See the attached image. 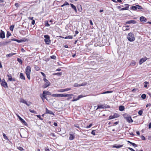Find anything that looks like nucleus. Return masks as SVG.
Masks as SVG:
<instances>
[{
	"label": "nucleus",
	"instance_id": "nucleus-31",
	"mask_svg": "<svg viewBox=\"0 0 151 151\" xmlns=\"http://www.w3.org/2000/svg\"><path fill=\"white\" fill-rule=\"evenodd\" d=\"M65 39H72L73 38V36L72 35H69L65 37H63Z\"/></svg>",
	"mask_w": 151,
	"mask_h": 151
},
{
	"label": "nucleus",
	"instance_id": "nucleus-18",
	"mask_svg": "<svg viewBox=\"0 0 151 151\" xmlns=\"http://www.w3.org/2000/svg\"><path fill=\"white\" fill-rule=\"evenodd\" d=\"M123 145H117V144H114L112 146L113 148H119L123 147Z\"/></svg>",
	"mask_w": 151,
	"mask_h": 151
},
{
	"label": "nucleus",
	"instance_id": "nucleus-36",
	"mask_svg": "<svg viewBox=\"0 0 151 151\" xmlns=\"http://www.w3.org/2000/svg\"><path fill=\"white\" fill-rule=\"evenodd\" d=\"M8 81H15V78H12V77H11V78H8Z\"/></svg>",
	"mask_w": 151,
	"mask_h": 151
},
{
	"label": "nucleus",
	"instance_id": "nucleus-61",
	"mask_svg": "<svg viewBox=\"0 0 151 151\" xmlns=\"http://www.w3.org/2000/svg\"><path fill=\"white\" fill-rule=\"evenodd\" d=\"M14 5L17 8H18L19 7V5L17 3H15L14 4Z\"/></svg>",
	"mask_w": 151,
	"mask_h": 151
},
{
	"label": "nucleus",
	"instance_id": "nucleus-46",
	"mask_svg": "<svg viewBox=\"0 0 151 151\" xmlns=\"http://www.w3.org/2000/svg\"><path fill=\"white\" fill-rule=\"evenodd\" d=\"M90 64L91 65H94L96 64V63L95 61H91V62H90Z\"/></svg>",
	"mask_w": 151,
	"mask_h": 151
},
{
	"label": "nucleus",
	"instance_id": "nucleus-32",
	"mask_svg": "<svg viewBox=\"0 0 151 151\" xmlns=\"http://www.w3.org/2000/svg\"><path fill=\"white\" fill-rule=\"evenodd\" d=\"M113 92V91H104L101 93L100 94H104L106 93H111Z\"/></svg>",
	"mask_w": 151,
	"mask_h": 151
},
{
	"label": "nucleus",
	"instance_id": "nucleus-59",
	"mask_svg": "<svg viewBox=\"0 0 151 151\" xmlns=\"http://www.w3.org/2000/svg\"><path fill=\"white\" fill-rule=\"evenodd\" d=\"M37 135H38L40 137H43V135L42 134L40 133H37Z\"/></svg>",
	"mask_w": 151,
	"mask_h": 151
},
{
	"label": "nucleus",
	"instance_id": "nucleus-22",
	"mask_svg": "<svg viewBox=\"0 0 151 151\" xmlns=\"http://www.w3.org/2000/svg\"><path fill=\"white\" fill-rule=\"evenodd\" d=\"M16 54V53H9V54H6V58H8L9 57H11L13 55H15Z\"/></svg>",
	"mask_w": 151,
	"mask_h": 151
},
{
	"label": "nucleus",
	"instance_id": "nucleus-40",
	"mask_svg": "<svg viewBox=\"0 0 151 151\" xmlns=\"http://www.w3.org/2000/svg\"><path fill=\"white\" fill-rule=\"evenodd\" d=\"M141 97L143 99H146V95L145 94H143L141 95Z\"/></svg>",
	"mask_w": 151,
	"mask_h": 151
},
{
	"label": "nucleus",
	"instance_id": "nucleus-5",
	"mask_svg": "<svg viewBox=\"0 0 151 151\" xmlns=\"http://www.w3.org/2000/svg\"><path fill=\"white\" fill-rule=\"evenodd\" d=\"M110 107L107 104L105 105H98L97 107L96 110L99 109H105V108H109Z\"/></svg>",
	"mask_w": 151,
	"mask_h": 151
},
{
	"label": "nucleus",
	"instance_id": "nucleus-28",
	"mask_svg": "<svg viewBox=\"0 0 151 151\" xmlns=\"http://www.w3.org/2000/svg\"><path fill=\"white\" fill-rule=\"evenodd\" d=\"M137 5L136 6H133L131 7L130 9L132 10H136L137 9Z\"/></svg>",
	"mask_w": 151,
	"mask_h": 151
},
{
	"label": "nucleus",
	"instance_id": "nucleus-62",
	"mask_svg": "<svg viewBox=\"0 0 151 151\" xmlns=\"http://www.w3.org/2000/svg\"><path fill=\"white\" fill-rule=\"evenodd\" d=\"M50 135L52 136L53 137H55L56 136L55 134L53 133H51Z\"/></svg>",
	"mask_w": 151,
	"mask_h": 151
},
{
	"label": "nucleus",
	"instance_id": "nucleus-48",
	"mask_svg": "<svg viewBox=\"0 0 151 151\" xmlns=\"http://www.w3.org/2000/svg\"><path fill=\"white\" fill-rule=\"evenodd\" d=\"M124 10H128L127 9V7H124L122 8H121L119 9L120 11Z\"/></svg>",
	"mask_w": 151,
	"mask_h": 151
},
{
	"label": "nucleus",
	"instance_id": "nucleus-29",
	"mask_svg": "<svg viewBox=\"0 0 151 151\" xmlns=\"http://www.w3.org/2000/svg\"><path fill=\"white\" fill-rule=\"evenodd\" d=\"M4 1L3 0H0V7L4 6L6 3V2L5 4H2L1 3L4 2Z\"/></svg>",
	"mask_w": 151,
	"mask_h": 151
},
{
	"label": "nucleus",
	"instance_id": "nucleus-47",
	"mask_svg": "<svg viewBox=\"0 0 151 151\" xmlns=\"http://www.w3.org/2000/svg\"><path fill=\"white\" fill-rule=\"evenodd\" d=\"M124 6H125V7H127L128 10L129 9V7L130 6L129 4H124Z\"/></svg>",
	"mask_w": 151,
	"mask_h": 151
},
{
	"label": "nucleus",
	"instance_id": "nucleus-19",
	"mask_svg": "<svg viewBox=\"0 0 151 151\" xmlns=\"http://www.w3.org/2000/svg\"><path fill=\"white\" fill-rule=\"evenodd\" d=\"M20 102H22L23 103L25 104H26V105H27L28 106H29L30 104L31 103V102H29V103L30 104H28L27 103V101H25L24 100V99H22L20 100Z\"/></svg>",
	"mask_w": 151,
	"mask_h": 151
},
{
	"label": "nucleus",
	"instance_id": "nucleus-33",
	"mask_svg": "<svg viewBox=\"0 0 151 151\" xmlns=\"http://www.w3.org/2000/svg\"><path fill=\"white\" fill-rule=\"evenodd\" d=\"M69 4L68 3L67 1H65L63 5L61 6V7H63L64 6H65L66 5H69Z\"/></svg>",
	"mask_w": 151,
	"mask_h": 151
},
{
	"label": "nucleus",
	"instance_id": "nucleus-8",
	"mask_svg": "<svg viewBox=\"0 0 151 151\" xmlns=\"http://www.w3.org/2000/svg\"><path fill=\"white\" fill-rule=\"evenodd\" d=\"M69 139L70 140H73L75 138V136L73 132H70L69 134Z\"/></svg>",
	"mask_w": 151,
	"mask_h": 151
},
{
	"label": "nucleus",
	"instance_id": "nucleus-54",
	"mask_svg": "<svg viewBox=\"0 0 151 151\" xmlns=\"http://www.w3.org/2000/svg\"><path fill=\"white\" fill-rule=\"evenodd\" d=\"M41 74L42 75V76L44 77V78H46V76L45 74L42 72H40Z\"/></svg>",
	"mask_w": 151,
	"mask_h": 151
},
{
	"label": "nucleus",
	"instance_id": "nucleus-30",
	"mask_svg": "<svg viewBox=\"0 0 151 151\" xmlns=\"http://www.w3.org/2000/svg\"><path fill=\"white\" fill-rule=\"evenodd\" d=\"M17 60L21 65H22V64L23 61L21 59L19 58H17Z\"/></svg>",
	"mask_w": 151,
	"mask_h": 151
},
{
	"label": "nucleus",
	"instance_id": "nucleus-50",
	"mask_svg": "<svg viewBox=\"0 0 151 151\" xmlns=\"http://www.w3.org/2000/svg\"><path fill=\"white\" fill-rule=\"evenodd\" d=\"M59 91L61 92H63L65 91V89H60Z\"/></svg>",
	"mask_w": 151,
	"mask_h": 151
},
{
	"label": "nucleus",
	"instance_id": "nucleus-53",
	"mask_svg": "<svg viewBox=\"0 0 151 151\" xmlns=\"http://www.w3.org/2000/svg\"><path fill=\"white\" fill-rule=\"evenodd\" d=\"M84 96H83L82 95H81L79 96H78V99H80L82 98L83 97H84Z\"/></svg>",
	"mask_w": 151,
	"mask_h": 151
},
{
	"label": "nucleus",
	"instance_id": "nucleus-26",
	"mask_svg": "<svg viewBox=\"0 0 151 151\" xmlns=\"http://www.w3.org/2000/svg\"><path fill=\"white\" fill-rule=\"evenodd\" d=\"M125 109L124 107L123 106H120L119 107V110L120 111H123Z\"/></svg>",
	"mask_w": 151,
	"mask_h": 151
},
{
	"label": "nucleus",
	"instance_id": "nucleus-57",
	"mask_svg": "<svg viewBox=\"0 0 151 151\" xmlns=\"http://www.w3.org/2000/svg\"><path fill=\"white\" fill-rule=\"evenodd\" d=\"M37 116L40 120H43V119L41 118L40 115H37Z\"/></svg>",
	"mask_w": 151,
	"mask_h": 151
},
{
	"label": "nucleus",
	"instance_id": "nucleus-9",
	"mask_svg": "<svg viewBox=\"0 0 151 151\" xmlns=\"http://www.w3.org/2000/svg\"><path fill=\"white\" fill-rule=\"evenodd\" d=\"M147 60V58L146 57H145L141 59L139 61V65H141L144 62H145Z\"/></svg>",
	"mask_w": 151,
	"mask_h": 151
},
{
	"label": "nucleus",
	"instance_id": "nucleus-12",
	"mask_svg": "<svg viewBox=\"0 0 151 151\" xmlns=\"http://www.w3.org/2000/svg\"><path fill=\"white\" fill-rule=\"evenodd\" d=\"M46 112L45 114H48L52 115H53V116H55L53 112L50 110H49L47 108H46Z\"/></svg>",
	"mask_w": 151,
	"mask_h": 151
},
{
	"label": "nucleus",
	"instance_id": "nucleus-49",
	"mask_svg": "<svg viewBox=\"0 0 151 151\" xmlns=\"http://www.w3.org/2000/svg\"><path fill=\"white\" fill-rule=\"evenodd\" d=\"M95 131H96L95 130H93L91 132V134L93 135H95Z\"/></svg>",
	"mask_w": 151,
	"mask_h": 151
},
{
	"label": "nucleus",
	"instance_id": "nucleus-44",
	"mask_svg": "<svg viewBox=\"0 0 151 151\" xmlns=\"http://www.w3.org/2000/svg\"><path fill=\"white\" fill-rule=\"evenodd\" d=\"M19 40L15 38L12 39L11 40V41H16L17 42H18V43H19Z\"/></svg>",
	"mask_w": 151,
	"mask_h": 151
},
{
	"label": "nucleus",
	"instance_id": "nucleus-20",
	"mask_svg": "<svg viewBox=\"0 0 151 151\" xmlns=\"http://www.w3.org/2000/svg\"><path fill=\"white\" fill-rule=\"evenodd\" d=\"M19 78L22 80H25V76L22 73H20Z\"/></svg>",
	"mask_w": 151,
	"mask_h": 151
},
{
	"label": "nucleus",
	"instance_id": "nucleus-35",
	"mask_svg": "<svg viewBox=\"0 0 151 151\" xmlns=\"http://www.w3.org/2000/svg\"><path fill=\"white\" fill-rule=\"evenodd\" d=\"M11 35V33L7 31V32L6 34V37L7 38H8Z\"/></svg>",
	"mask_w": 151,
	"mask_h": 151
},
{
	"label": "nucleus",
	"instance_id": "nucleus-34",
	"mask_svg": "<svg viewBox=\"0 0 151 151\" xmlns=\"http://www.w3.org/2000/svg\"><path fill=\"white\" fill-rule=\"evenodd\" d=\"M3 136L4 139H5L6 140L8 141L9 140V139H8V137L6 136L5 134L4 133H3Z\"/></svg>",
	"mask_w": 151,
	"mask_h": 151
},
{
	"label": "nucleus",
	"instance_id": "nucleus-21",
	"mask_svg": "<svg viewBox=\"0 0 151 151\" xmlns=\"http://www.w3.org/2000/svg\"><path fill=\"white\" fill-rule=\"evenodd\" d=\"M20 121L23 124L26 126H27L28 125V124L23 119H21V120H20Z\"/></svg>",
	"mask_w": 151,
	"mask_h": 151
},
{
	"label": "nucleus",
	"instance_id": "nucleus-39",
	"mask_svg": "<svg viewBox=\"0 0 151 151\" xmlns=\"http://www.w3.org/2000/svg\"><path fill=\"white\" fill-rule=\"evenodd\" d=\"M34 68L35 70L36 71H38L40 69V68L39 67L36 65H35Z\"/></svg>",
	"mask_w": 151,
	"mask_h": 151
},
{
	"label": "nucleus",
	"instance_id": "nucleus-42",
	"mask_svg": "<svg viewBox=\"0 0 151 151\" xmlns=\"http://www.w3.org/2000/svg\"><path fill=\"white\" fill-rule=\"evenodd\" d=\"M136 65V63L134 60H132L130 64V65L134 66Z\"/></svg>",
	"mask_w": 151,
	"mask_h": 151
},
{
	"label": "nucleus",
	"instance_id": "nucleus-23",
	"mask_svg": "<svg viewBox=\"0 0 151 151\" xmlns=\"http://www.w3.org/2000/svg\"><path fill=\"white\" fill-rule=\"evenodd\" d=\"M70 5L71 6V7L74 10L75 12H77V10L76 6L72 4H70Z\"/></svg>",
	"mask_w": 151,
	"mask_h": 151
},
{
	"label": "nucleus",
	"instance_id": "nucleus-16",
	"mask_svg": "<svg viewBox=\"0 0 151 151\" xmlns=\"http://www.w3.org/2000/svg\"><path fill=\"white\" fill-rule=\"evenodd\" d=\"M50 85V83L49 82L45 83L42 86V87L44 88H45L48 86H49Z\"/></svg>",
	"mask_w": 151,
	"mask_h": 151
},
{
	"label": "nucleus",
	"instance_id": "nucleus-64",
	"mask_svg": "<svg viewBox=\"0 0 151 151\" xmlns=\"http://www.w3.org/2000/svg\"><path fill=\"white\" fill-rule=\"evenodd\" d=\"M132 144V146L134 147H137V145L136 144H135L134 143H133Z\"/></svg>",
	"mask_w": 151,
	"mask_h": 151
},
{
	"label": "nucleus",
	"instance_id": "nucleus-37",
	"mask_svg": "<svg viewBox=\"0 0 151 151\" xmlns=\"http://www.w3.org/2000/svg\"><path fill=\"white\" fill-rule=\"evenodd\" d=\"M143 110V109H141L139 111L138 114H139V115L141 116L142 115Z\"/></svg>",
	"mask_w": 151,
	"mask_h": 151
},
{
	"label": "nucleus",
	"instance_id": "nucleus-63",
	"mask_svg": "<svg viewBox=\"0 0 151 151\" xmlns=\"http://www.w3.org/2000/svg\"><path fill=\"white\" fill-rule=\"evenodd\" d=\"M65 91H68L71 90V88H67L65 89Z\"/></svg>",
	"mask_w": 151,
	"mask_h": 151
},
{
	"label": "nucleus",
	"instance_id": "nucleus-55",
	"mask_svg": "<svg viewBox=\"0 0 151 151\" xmlns=\"http://www.w3.org/2000/svg\"><path fill=\"white\" fill-rule=\"evenodd\" d=\"M43 81H44V82L45 83H47V82H49V81H48V80L46 79V78H44L43 79Z\"/></svg>",
	"mask_w": 151,
	"mask_h": 151
},
{
	"label": "nucleus",
	"instance_id": "nucleus-52",
	"mask_svg": "<svg viewBox=\"0 0 151 151\" xmlns=\"http://www.w3.org/2000/svg\"><path fill=\"white\" fill-rule=\"evenodd\" d=\"M50 58L52 59H53L55 60L56 59V57L55 55H53L51 56H50Z\"/></svg>",
	"mask_w": 151,
	"mask_h": 151
},
{
	"label": "nucleus",
	"instance_id": "nucleus-25",
	"mask_svg": "<svg viewBox=\"0 0 151 151\" xmlns=\"http://www.w3.org/2000/svg\"><path fill=\"white\" fill-rule=\"evenodd\" d=\"M86 84H84L83 83H82L81 84H78L77 83H75L74 85V86L75 87H78V86H84Z\"/></svg>",
	"mask_w": 151,
	"mask_h": 151
},
{
	"label": "nucleus",
	"instance_id": "nucleus-27",
	"mask_svg": "<svg viewBox=\"0 0 151 151\" xmlns=\"http://www.w3.org/2000/svg\"><path fill=\"white\" fill-rule=\"evenodd\" d=\"M63 73L62 72L53 73L52 75H57L58 76H60Z\"/></svg>",
	"mask_w": 151,
	"mask_h": 151
},
{
	"label": "nucleus",
	"instance_id": "nucleus-17",
	"mask_svg": "<svg viewBox=\"0 0 151 151\" xmlns=\"http://www.w3.org/2000/svg\"><path fill=\"white\" fill-rule=\"evenodd\" d=\"M129 27V26L128 25L123 26L122 27V29L124 31H128L130 29Z\"/></svg>",
	"mask_w": 151,
	"mask_h": 151
},
{
	"label": "nucleus",
	"instance_id": "nucleus-41",
	"mask_svg": "<svg viewBox=\"0 0 151 151\" xmlns=\"http://www.w3.org/2000/svg\"><path fill=\"white\" fill-rule=\"evenodd\" d=\"M14 27V25H12L10 27V28H9L10 30L11 31H13Z\"/></svg>",
	"mask_w": 151,
	"mask_h": 151
},
{
	"label": "nucleus",
	"instance_id": "nucleus-60",
	"mask_svg": "<svg viewBox=\"0 0 151 151\" xmlns=\"http://www.w3.org/2000/svg\"><path fill=\"white\" fill-rule=\"evenodd\" d=\"M92 125V124H90L88 126H87L86 127V128H90Z\"/></svg>",
	"mask_w": 151,
	"mask_h": 151
},
{
	"label": "nucleus",
	"instance_id": "nucleus-51",
	"mask_svg": "<svg viewBox=\"0 0 151 151\" xmlns=\"http://www.w3.org/2000/svg\"><path fill=\"white\" fill-rule=\"evenodd\" d=\"M141 139L143 140H145L146 139L145 137L143 135H142L141 136Z\"/></svg>",
	"mask_w": 151,
	"mask_h": 151
},
{
	"label": "nucleus",
	"instance_id": "nucleus-38",
	"mask_svg": "<svg viewBox=\"0 0 151 151\" xmlns=\"http://www.w3.org/2000/svg\"><path fill=\"white\" fill-rule=\"evenodd\" d=\"M74 126L75 127L78 128L80 130L81 129L80 127L79 124H74Z\"/></svg>",
	"mask_w": 151,
	"mask_h": 151
},
{
	"label": "nucleus",
	"instance_id": "nucleus-43",
	"mask_svg": "<svg viewBox=\"0 0 151 151\" xmlns=\"http://www.w3.org/2000/svg\"><path fill=\"white\" fill-rule=\"evenodd\" d=\"M29 111L31 113H34V114H37V112L36 111H35V110H31L30 109H29Z\"/></svg>",
	"mask_w": 151,
	"mask_h": 151
},
{
	"label": "nucleus",
	"instance_id": "nucleus-7",
	"mask_svg": "<svg viewBox=\"0 0 151 151\" xmlns=\"http://www.w3.org/2000/svg\"><path fill=\"white\" fill-rule=\"evenodd\" d=\"M119 116V115L118 114L114 113L113 115L110 116L109 117L108 119L110 120L112 119L117 118Z\"/></svg>",
	"mask_w": 151,
	"mask_h": 151
},
{
	"label": "nucleus",
	"instance_id": "nucleus-10",
	"mask_svg": "<svg viewBox=\"0 0 151 151\" xmlns=\"http://www.w3.org/2000/svg\"><path fill=\"white\" fill-rule=\"evenodd\" d=\"M5 37V32L1 30L0 32V38L1 39H3Z\"/></svg>",
	"mask_w": 151,
	"mask_h": 151
},
{
	"label": "nucleus",
	"instance_id": "nucleus-58",
	"mask_svg": "<svg viewBox=\"0 0 151 151\" xmlns=\"http://www.w3.org/2000/svg\"><path fill=\"white\" fill-rule=\"evenodd\" d=\"M78 100H79V99L78 97L77 98H76V99H74V98H73V99L72 100V101L73 102V101H77Z\"/></svg>",
	"mask_w": 151,
	"mask_h": 151
},
{
	"label": "nucleus",
	"instance_id": "nucleus-1",
	"mask_svg": "<svg viewBox=\"0 0 151 151\" xmlns=\"http://www.w3.org/2000/svg\"><path fill=\"white\" fill-rule=\"evenodd\" d=\"M51 95L52 97H69L73 96V94H51V93L49 91H44L43 93L40 95V97L42 100L44 101V99H45L48 101L46 95Z\"/></svg>",
	"mask_w": 151,
	"mask_h": 151
},
{
	"label": "nucleus",
	"instance_id": "nucleus-15",
	"mask_svg": "<svg viewBox=\"0 0 151 151\" xmlns=\"http://www.w3.org/2000/svg\"><path fill=\"white\" fill-rule=\"evenodd\" d=\"M140 21L142 22H145L147 21V19L143 16H142L140 17Z\"/></svg>",
	"mask_w": 151,
	"mask_h": 151
},
{
	"label": "nucleus",
	"instance_id": "nucleus-24",
	"mask_svg": "<svg viewBox=\"0 0 151 151\" xmlns=\"http://www.w3.org/2000/svg\"><path fill=\"white\" fill-rule=\"evenodd\" d=\"M137 9H139L141 10V11L142 12H144V9L142 8L141 6H139V5H137Z\"/></svg>",
	"mask_w": 151,
	"mask_h": 151
},
{
	"label": "nucleus",
	"instance_id": "nucleus-14",
	"mask_svg": "<svg viewBox=\"0 0 151 151\" xmlns=\"http://www.w3.org/2000/svg\"><path fill=\"white\" fill-rule=\"evenodd\" d=\"M19 43H21L22 42H24L26 41H28L29 40V39L28 38H26L25 37L22 38L19 40Z\"/></svg>",
	"mask_w": 151,
	"mask_h": 151
},
{
	"label": "nucleus",
	"instance_id": "nucleus-45",
	"mask_svg": "<svg viewBox=\"0 0 151 151\" xmlns=\"http://www.w3.org/2000/svg\"><path fill=\"white\" fill-rule=\"evenodd\" d=\"M45 26L47 27H49L50 26V24L48 23L47 21L45 22Z\"/></svg>",
	"mask_w": 151,
	"mask_h": 151
},
{
	"label": "nucleus",
	"instance_id": "nucleus-6",
	"mask_svg": "<svg viewBox=\"0 0 151 151\" xmlns=\"http://www.w3.org/2000/svg\"><path fill=\"white\" fill-rule=\"evenodd\" d=\"M1 85L4 88H8V85L7 83L5 81L4 79H3L2 80V82L1 83Z\"/></svg>",
	"mask_w": 151,
	"mask_h": 151
},
{
	"label": "nucleus",
	"instance_id": "nucleus-4",
	"mask_svg": "<svg viewBox=\"0 0 151 151\" xmlns=\"http://www.w3.org/2000/svg\"><path fill=\"white\" fill-rule=\"evenodd\" d=\"M44 37L45 38L44 41L46 45H49L51 43V40L50 39V37L48 35H45Z\"/></svg>",
	"mask_w": 151,
	"mask_h": 151
},
{
	"label": "nucleus",
	"instance_id": "nucleus-56",
	"mask_svg": "<svg viewBox=\"0 0 151 151\" xmlns=\"http://www.w3.org/2000/svg\"><path fill=\"white\" fill-rule=\"evenodd\" d=\"M18 150L20 151H23L24 150L22 147H18Z\"/></svg>",
	"mask_w": 151,
	"mask_h": 151
},
{
	"label": "nucleus",
	"instance_id": "nucleus-13",
	"mask_svg": "<svg viewBox=\"0 0 151 151\" xmlns=\"http://www.w3.org/2000/svg\"><path fill=\"white\" fill-rule=\"evenodd\" d=\"M137 23V22L136 21L134 20H131L128 21L126 22H125V24H135Z\"/></svg>",
	"mask_w": 151,
	"mask_h": 151
},
{
	"label": "nucleus",
	"instance_id": "nucleus-11",
	"mask_svg": "<svg viewBox=\"0 0 151 151\" xmlns=\"http://www.w3.org/2000/svg\"><path fill=\"white\" fill-rule=\"evenodd\" d=\"M127 121L129 123H132L133 122V120L132 119V117L130 116L126 117Z\"/></svg>",
	"mask_w": 151,
	"mask_h": 151
},
{
	"label": "nucleus",
	"instance_id": "nucleus-3",
	"mask_svg": "<svg viewBox=\"0 0 151 151\" xmlns=\"http://www.w3.org/2000/svg\"><path fill=\"white\" fill-rule=\"evenodd\" d=\"M127 38L128 40L130 42H132L135 40L134 34L132 32L128 33Z\"/></svg>",
	"mask_w": 151,
	"mask_h": 151
},
{
	"label": "nucleus",
	"instance_id": "nucleus-2",
	"mask_svg": "<svg viewBox=\"0 0 151 151\" xmlns=\"http://www.w3.org/2000/svg\"><path fill=\"white\" fill-rule=\"evenodd\" d=\"M31 70V68L30 66L28 65L26 67L25 73L29 80H30V74Z\"/></svg>",
	"mask_w": 151,
	"mask_h": 151
}]
</instances>
